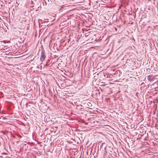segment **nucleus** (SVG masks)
<instances>
[{
    "label": "nucleus",
    "mask_w": 158,
    "mask_h": 158,
    "mask_svg": "<svg viewBox=\"0 0 158 158\" xmlns=\"http://www.w3.org/2000/svg\"><path fill=\"white\" fill-rule=\"evenodd\" d=\"M18 136L19 137V138H21L22 137V136H21L20 135H18Z\"/></svg>",
    "instance_id": "obj_4"
},
{
    "label": "nucleus",
    "mask_w": 158,
    "mask_h": 158,
    "mask_svg": "<svg viewBox=\"0 0 158 158\" xmlns=\"http://www.w3.org/2000/svg\"><path fill=\"white\" fill-rule=\"evenodd\" d=\"M44 51L42 50L41 51L40 54V60L42 62L44 61L46 58V56L45 55Z\"/></svg>",
    "instance_id": "obj_1"
},
{
    "label": "nucleus",
    "mask_w": 158,
    "mask_h": 158,
    "mask_svg": "<svg viewBox=\"0 0 158 158\" xmlns=\"http://www.w3.org/2000/svg\"><path fill=\"white\" fill-rule=\"evenodd\" d=\"M155 79V78L154 76L151 75H149L148 76V81L151 82L153 81Z\"/></svg>",
    "instance_id": "obj_2"
},
{
    "label": "nucleus",
    "mask_w": 158,
    "mask_h": 158,
    "mask_svg": "<svg viewBox=\"0 0 158 158\" xmlns=\"http://www.w3.org/2000/svg\"><path fill=\"white\" fill-rule=\"evenodd\" d=\"M88 105L89 106H92V104L90 103L89 102L88 104Z\"/></svg>",
    "instance_id": "obj_3"
}]
</instances>
